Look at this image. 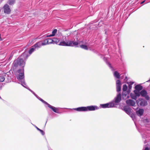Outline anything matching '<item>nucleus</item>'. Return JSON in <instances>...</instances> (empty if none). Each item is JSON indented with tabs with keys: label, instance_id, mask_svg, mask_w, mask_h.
<instances>
[{
	"label": "nucleus",
	"instance_id": "1",
	"mask_svg": "<svg viewBox=\"0 0 150 150\" xmlns=\"http://www.w3.org/2000/svg\"><path fill=\"white\" fill-rule=\"evenodd\" d=\"M30 55L28 54L27 51L25 52L17 59L14 61L13 64L15 67L18 66L22 67V68H23L25 64V61L29 57Z\"/></svg>",
	"mask_w": 150,
	"mask_h": 150
},
{
	"label": "nucleus",
	"instance_id": "2",
	"mask_svg": "<svg viewBox=\"0 0 150 150\" xmlns=\"http://www.w3.org/2000/svg\"><path fill=\"white\" fill-rule=\"evenodd\" d=\"M135 90L134 91V93H130L131 98L133 99L136 100L137 97L141 95V84L136 85L134 87Z\"/></svg>",
	"mask_w": 150,
	"mask_h": 150
},
{
	"label": "nucleus",
	"instance_id": "3",
	"mask_svg": "<svg viewBox=\"0 0 150 150\" xmlns=\"http://www.w3.org/2000/svg\"><path fill=\"white\" fill-rule=\"evenodd\" d=\"M122 99V96L120 93L118 94L116 97H115L114 99L111 101V103H113L114 104V107H115V106L118 105L119 103L121 101Z\"/></svg>",
	"mask_w": 150,
	"mask_h": 150
},
{
	"label": "nucleus",
	"instance_id": "4",
	"mask_svg": "<svg viewBox=\"0 0 150 150\" xmlns=\"http://www.w3.org/2000/svg\"><path fill=\"white\" fill-rule=\"evenodd\" d=\"M24 68H21L19 69L17 71V72L19 73L18 76H16L17 79L21 82V81H24Z\"/></svg>",
	"mask_w": 150,
	"mask_h": 150
},
{
	"label": "nucleus",
	"instance_id": "5",
	"mask_svg": "<svg viewBox=\"0 0 150 150\" xmlns=\"http://www.w3.org/2000/svg\"><path fill=\"white\" fill-rule=\"evenodd\" d=\"M100 108H113L114 104L111 102H110L105 104H100Z\"/></svg>",
	"mask_w": 150,
	"mask_h": 150
},
{
	"label": "nucleus",
	"instance_id": "6",
	"mask_svg": "<svg viewBox=\"0 0 150 150\" xmlns=\"http://www.w3.org/2000/svg\"><path fill=\"white\" fill-rule=\"evenodd\" d=\"M130 92V90L122 91V96L123 99H126L129 97V95Z\"/></svg>",
	"mask_w": 150,
	"mask_h": 150
},
{
	"label": "nucleus",
	"instance_id": "7",
	"mask_svg": "<svg viewBox=\"0 0 150 150\" xmlns=\"http://www.w3.org/2000/svg\"><path fill=\"white\" fill-rule=\"evenodd\" d=\"M141 96L144 97L146 100H149L150 97L148 95L147 92L145 90H143L141 91Z\"/></svg>",
	"mask_w": 150,
	"mask_h": 150
},
{
	"label": "nucleus",
	"instance_id": "8",
	"mask_svg": "<svg viewBox=\"0 0 150 150\" xmlns=\"http://www.w3.org/2000/svg\"><path fill=\"white\" fill-rule=\"evenodd\" d=\"M87 111H94L99 109V108L96 105H91L86 107Z\"/></svg>",
	"mask_w": 150,
	"mask_h": 150
},
{
	"label": "nucleus",
	"instance_id": "9",
	"mask_svg": "<svg viewBox=\"0 0 150 150\" xmlns=\"http://www.w3.org/2000/svg\"><path fill=\"white\" fill-rule=\"evenodd\" d=\"M47 106L51 109L54 112L60 114V112L59 110V108H57L50 105L49 103L47 105Z\"/></svg>",
	"mask_w": 150,
	"mask_h": 150
},
{
	"label": "nucleus",
	"instance_id": "10",
	"mask_svg": "<svg viewBox=\"0 0 150 150\" xmlns=\"http://www.w3.org/2000/svg\"><path fill=\"white\" fill-rule=\"evenodd\" d=\"M4 12L5 13L9 14L11 12V9L8 5L6 4L3 7Z\"/></svg>",
	"mask_w": 150,
	"mask_h": 150
},
{
	"label": "nucleus",
	"instance_id": "11",
	"mask_svg": "<svg viewBox=\"0 0 150 150\" xmlns=\"http://www.w3.org/2000/svg\"><path fill=\"white\" fill-rule=\"evenodd\" d=\"M116 90L117 92H119L121 90V84L120 81L119 80H117L116 82Z\"/></svg>",
	"mask_w": 150,
	"mask_h": 150
},
{
	"label": "nucleus",
	"instance_id": "12",
	"mask_svg": "<svg viewBox=\"0 0 150 150\" xmlns=\"http://www.w3.org/2000/svg\"><path fill=\"white\" fill-rule=\"evenodd\" d=\"M71 42H65L64 41H61L58 44L59 45L69 46V45H71Z\"/></svg>",
	"mask_w": 150,
	"mask_h": 150
},
{
	"label": "nucleus",
	"instance_id": "13",
	"mask_svg": "<svg viewBox=\"0 0 150 150\" xmlns=\"http://www.w3.org/2000/svg\"><path fill=\"white\" fill-rule=\"evenodd\" d=\"M126 103L127 105L132 106H134L135 104V101L131 99L127 100L126 101Z\"/></svg>",
	"mask_w": 150,
	"mask_h": 150
},
{
	"label": "nucleus",
	"instance_id": "14",
	"mask_svg": "<svg viewBox=\"0 0 150 150\" xmlns=\"http://www.w3.org/2000/svg\"><path fill=\"white\" fill-rule=\"evenodd\" d=\"M78 111H87L86 107H78L74 109Z\"/></svg>",
	"mask_w": 150,
	"mask_h": 150
},
{
	"label": "nucleus",
	"instance_id": "15",
	"mask_svg": "<svg viewBox=\"0 0 150 150\" xmlns=\"http://www.w3.org/2000/svg\"><path fill=\"white\" fill-rule=\"evenodd\" d=\"M57 32V29H54L52 32V34L49 35H45L43 36L44 38H46L48 37H50L52 36H54L56 33Z\"/></svg>",
	"mask_w": 150,
	"mask_h": 150
},
{
	"label": "nucleus",
	"instance_id": "16",
	"mask_svg": "<svg viewBox=\"0 0 150 150\" xmlns=\"http://www.w3.org/2000/svg\"><path fill=\"white\" fill-rule=\"evenodd\" d=\"M129 115L130 116V117L132 118V120H134V123H135V126L137 127V129L138 130V131H139V133H140V129H139V127L137 126L136 122H135L134 121V119L135 118V115L133 113H131V114L130 115Z\"/></svg>",
	"mask_w": 150,
	"mask_h": 150
},
{
	"label": "nucleus",
	"instance_id": "17",
	"mask_svg": "<svg viewBox=\"0 0 150 150\" xmlns=\"http://www.w3.org/2000/svg\"><path fill=\"white\" fill-rule=\"evenodd\" d=\"M123 110L129 115H130L131 113H132L130 108H127L126 106L124 107Z\"/></svg>",
	"mask_w": 150,
	"mask_h": 150
},
{
	"label": "nucleus",
	"instance_id": "18",
	"mask_svg": "<svg viewBox=\"0 0 150 150\" xmlns=\"http://www.w3.org/2000/svg\"><path fill=\"white\" fill-rule=\"evenodd\" d=\"M107 58L106 57H104L103 58V60L106 62V64L111 69L112 71H114V69L111 66V64L109 62H108L107 60Z\"/></svg>",
	"mask_w": 150,
	"mask_h": 150
},
{
	"label": "nucleus",
	"instance_id": "19",
	"mask_svg": "<svg viewBox=\"0 0 150 150\" xmlns=\"http://www.w3.org/2000/svg\"><path fill=\"white\" fill-rule=\"evenodd\" d=\"M34 47H35L36 49H38L39 48L41 47L42 45V42L40 41L37 42L34 45Z\"/></svg>",
	"mask_w": 150,
	"mask_h": 150
},
{
	"label": "nucleus",
	"instance_id": "20",
	"mask_svg": "<svg viewBox=\"0 0 150 150\" xmlns=\"http://www.w3.org/2000/svg\"><path fill=\"white\" fill-rule=\"evenodd\" d=\"M148 105L147 101L146 100L141 98V106H146Z\"/></svg>",
	"mask_w": 150,
	"mask_h": 150
},
{
	"label": "nucleus",
	"instance_id": "21",
	"mask_svg": "<svg viewBox=\"0 0 150 150\" xmlns=\"http://www.w3.org/2000/svg\"><path fill=\"white\" fill-rule=\"evenodd\" d=\"M121 75L117 71H115L114 73V76L117 79H120Z\"/></svg>",
	"mask_w": 150,
	"mask_h": 150
},
{
	"label": "nucleus",
	"instance_id": "22",
	"mask_svg": "<svg viewBox=\"0 0 150 150\" xmlns=\"http://www.w3.org/2000/svg\"><path fill=\"white\" fill-rule=\"evenodd\" d=\"M36 49L34 47L33 45L32 46L28 52V53L29 54H31L33 52L35 51Z\"/></svg>",
	"mask_w": 150,
	"mask_h": 150
},
{
	"label": "nucleus",
	"instance_id": "23",
	"mask_svg": "<svg viewBox=\"0 0 150 150\" xmlns=\"http://www.w3.org/2000/svg\"><path fill=\"white\" fill-rule=\"evenodd\" d=\"M134 83V82L133 81H129L127 82V83L128 85V88L129 89L128 90H130L132 88V85Z\"/></svg>",
	"mask_w": 150,
	"mask_h": 150
},
{
	"label": "nucleus",
	"instance_id": "24",
	"mask_svg": "<svg viewBox=\"0 0 150 150\" xmlns=\"http://www.w3.org/2000/svg\"><path fill=\"white\" fill-rule=\"evenodd\" d=\"M71 42V45H69V46H76L78 44V43L77 42H73L72 41H70L69 42Z\"/></svg>",
	"mask_w": 150,
	"mask_h": 150
},
{
	"label": "nucleus",
	"instance_id": "25",
	"mask_svg": "<svg viewBox=\"0 0 150 150\" xmlns=\"http://www.w3.org/2000/svg\"><path fill=\"white\" fill-rule=\"evenodd\" d=\"M37 98L45 105H47L48 104L47 102H46L45 101L43 100L42 99L40 98L38 96L37 97Z\"/></svg>",
	"mask_w": 150,
	"mask_h": 150
},
{
	"label": "nucleus",
	"instance_id": "26",
	"mask_svg": "<svg viewBox=\"0 0 150 150\" xmlns=\"http://www.w3.org/2000/svg\"><path fill=\"white\" fill-rule=\"evenodd\" d=\"M60 40L58 39L55 38H53V43H56L57 44L59 41Z\"/></svg>",
	"mask_w": 150,
	"mask_h": 150
},
{
	"label": "nucleus",
	"instance_id": "27",
	"mask_svg": "<svg viewBox=\"0 0 150 150\" xmlns=\"http://www.w3.org/2000/svg\"><path fill=\"white\" fill-rule=\"evenodd\" d=\"M15 0H10L8 1V3L10 5H12L15 3Z\"/></svg>",
	"mask_w": 150,
	"mask_h": 150
},
{
	"label": "nucleus",
	"instance_id": "28",
	"mask_svg": "<svg viewBox=\"0 0 150 150\" xmlns=\"http://www.w3.org/2000/svg\"><path fill=\"white\" fill-rule=\"evenodd\" d=\"M127 86L126 84L122 86V91H127Z\"/></svg>",
	"mask_w": 150,
	"mask_h": 150
},
{
	"label": "nucleus",
	"instance_id": "29",
	"mask_svg": "<svg viewBox=\"0 0 150 150\" xmlns=\"http://www.w3.org/2000/svg\"><path fill=\"white\" fill-rule=\"evenodd\" d=\"M80 47L81 48H82L84 50H88V48L87 46L85 45H81Z\"/></svg>",
	"mask_w": 150,
	"mask_h": 150
},
{
	"label": "nucleus",
	"instance_id": "30",
	"mask_svg": "<svg viewBox=\"0 0 150 150\" xmlns=\"http://www.w3.org/2000/svg\"><path fill=\"white\" fill-rule=\"evenodd\" d=\"M42 44L43 45H45L48 44V41L47 39L43 41V42H42Z\"/></svg>",
	"mask_w": 150,
	"mask_h": 150
},
{
	"label": "nucleus",
	"instance_id": "31",
	"mask_svg": "<svg viewBox=\"0 0 150 150\" xmlns=\"http://www.w3.org/2000/svg\"><path fill=\"white\" fill-rule=\"evenodd\" d=\"M137 114L141 117V108H139L138 110L136 112Z\"/></svg>",
	"mask_w": 150,
	"mask_h": 150
},
{
	"label": "nucleus",
	"instance_id": "32",
	"mask_svg": "<svg viewBox=\"0 0 150 150\" xmlns=\"http://www.w3.org/2000/svg\"><path fill=\"white\" fill-rule=\"evenodd\" d=\"M48 41V44H51L53 43V38L52 39H47Z\"/></svg>",
	"mask_w": 150,
	"mask_h": 150
},
{
	"label": "nucleus",
	"instance_id": "33",
	"mask_svg": "<svg viewBox=\"0 0 150 150\" xmlns=\"http://www.w3.org/2000/svg\"><path fill=\"white\" fill-rule=\"evenodd\" d=\"M21 85L25 88H28L27 86H25V85H26V84L24 81H21Z\"/></svg>",
	"mask_w": 150,
	"mask_h": 150
},
{
	"label": "nucleus",
	"instance_id": "34",
	"mask_svg": "<svg viewBox=\"0 0 150 150\" xmlns=\"http://www.w3.org/2000/svg\"><path fill=\"white\" fill-rule=\"evenodd\" d=\"M5 79V78L4 76H0V82L4 81Z\"/></svg>",
	"mask_w": 150,
	"mask_h": 150
},
{
	"label": "nucleus",
	"instance_id": "35",
	"mask_svg": "<svg viewBox=\"0 0 150 150\" xmlns=\"http://www.w3.org/2000/svg\"><path fill=\"white\" fill-rule=\"evenodd\" d=\"M143 121L144 123L146 124L149 122V121L148 119L147 118L144 119L143 120Z\"/></svg>",
	"mask_w": 150,
	"mask_h": 150
},
{
	"label": "nucleus",
	"instance_id": "36",
	"mask_svg": "<svg viewBox=\"0 0 150 150\" xmlns=\"http://www.w3.org/2000/svg\"><path fill=\"white\" fill-rule=\"evenodd\" d=\"M141 101V98H139L137 100V103L138 105H141V101Z\"/></svg>",
	"mask_w": 150,
	"mask_h": 150
},
{
	"label": "nucleus",
	"instance_id": "37",
	"mask_svg": "<svg viewBox=\"0 0 150 150\" xmlns=\"http://www.w3.org/2000/svg\"><path fill=\"white\" fill-rule=\"evenodd\" d=\"M39 131H40V132L41 133V134L42 135H44L45 134V132L42 130L40 129V130H39Z\"/></svg>",
	"mask_w": 150,
	"mask_h": 150
},
{
	"label": "nucleus",
	"instance_id": "38",
	"mask_svg": "<svg viewBox=\"0 0 150 150\" xmlns=\"http://www.w3.org/2000/svg\"><path fill=\"white\" fill-rule=\"evenodd\" d=\"M32 93L37 98L38 96L36 94L34 91H33Z\"/></svg>",
	"mask_w": 150,
	"mask_h": 150
},
{
	"label": "nucleus",
	"instance_id": "39",
	"mask_svg": "<svg viewBox=\"0 0 150 150\" xmlns=\"http://www.w3.org/2000/svg\"><path fill=\"white\" fill-rule=\"evenodd\" d=\"M144 110L143 109H141V116L143 114Z\"/></svg>",
	"mask_w": 150,
	"mask_h": 150
},
{
	"label": "nucleus",
	"instance_id": "40",
	"mask_svg": "<svg viewBox=\"0 0 150 150\" xmlns=\"http://www.w3.org/2000/svg\"><path fill=\"white\" fill-rule=\"evenodd\" d=\"M92 51L94 52L95 53H97V52L96 50H92Z\"/></svg>",
	"mask_w": 150,
	"mask_h": 150
},
{
	"label": "nucleus",
	"instance_id": "41",
	"mask_svg": "<svg viewBox=\"0 0 150 150\" xmlns=\"http://www.w3.org/2000/svg\"><path fill=\"white\" fill-rule=\"evenodd\" d=\"M105 33L106 34H108V33H107V30L106 29L105 30Z\"/></svg>",
	"mask_w": 150,
	"mask_h": 150
},
{
	"label": "nucleus",
	"instance_id": "42",
	"mask_svg": "<svg viewBox=\"0 0 150 150\" xmlns=\"http://www.w3.org/2000/svg\"><path fill=\"white\" fill-rule=\"evenodd\" d=\"M144 150H149V148L147 147H146L145 148Z\"/></svg>",
	"mask_w": 150,
	"mask_h": 150
},
{
	"label": "nucleus",
	"instance_id": "43",
	"mask_svg": "<svg viewBox=\"0 0 150 150\" xmlns=\"http://www.w3.org/2000/svg\"><path fill=\"white\" fill-rule=\"evenodd\" d=\"M36 128L38 130V131H39L40 130V129L39 128H38V127H36Z\"/></svg>",
	"mask_w": 150,
	"mask_h": 150
},
{
	"label": "nucleus",
	"instance_id": "44",
	"mask_svg": "<svg viewBox=\"0 0 150 150\" xmlns=\"http://www.w3.org/2000/svg\"><path fill=\"white\" fill-rule=\"evenodd\" d=\"M3 39L1 38V35L0 34V41H2Z\"/></svg>",
	"mask_w": 150,
	"mask_h": 150
},
{
	"label": "nucleus",
	"instance_id": "45",
	"mask_svg": "<svg viewBox=\"0 0 150 150\" xmlns=\"http://www.w3.org/2000/svg\"><path fill=\"white\" fill-rule=\"evenodd\" d=\"M26 88L28 89L29 91H30V90H31L29 87H28V88Z\"/></svg>",
	"mask_w": 150,
	"mask_h": 150
},
{
	"label": "nucleus",
	"instance_id": "46",
	"mask_svg": "<svg viewBox=\"0 0 150 150\" xmlns=\"http://www.w3.org/2000/svg\"><path fill=\"white\" fill-rule=\"evenodd\" d=\"M145 1V0H144L143 1L141 2V4L144 3Z\"/></svg>",
	"mask_w": 150,
	"mask_h": 150
},
{
	"label": "nucleus",
	"instance_id": "47",
	"mask_svg": "<svg viewBox=\"0 0 150 150\" xmlns=\"http://www.w3.org/2000/svg\"><path fill=\"white\" fill-rule=\"evenodd\" d=\"M32 93L33 91L31 89L30 90V91Z\"/></svg>",
	"mask_w": 150,
	"mask_h": 150
},
{
	"label": "nucleus",
	"instance_id": "48",
	"mask_svg": "<svg viewBox=\"0 0 150 150\" xmlns=\"http://www.w3.org/2000/svg\"><path fill=\"white\" fill-rule=\"evenodd\" d=\"M32 93L33 91L31 89L30 90V91Z\"/></svg>",
	"mask_w": 150,
	"mask_h": 150
},
{
	"label": "nucleus",
	"instance_id": "49",
	"mask_svg": "<svg viewBox=\"0 0 150 150\" xmlns=\"http://www.w3.org/2000/svg\"><path fill=\"white\" fill-rule=\"evenodd\" d=\"M32 93L33 91L31 89L30 90V91Z\"/></svg>",
	"mask_w": 150,
	"mask_h": 150
},
{
	"label": "nucleus",
	"instance_id": "50",
	"mask_svg": "<svg viewBox=\"0 0 150 150\" xmlns=\"http://www.w3.org/2000/svg\"><path fill=\"white\" fill-rule=\"evenodd\" d=\"M49 150H52L50 148H48Z\"/></svg>",
	"mask_w": 150,
	"mask_h": 150
},
{
	"label": "nucleus",
	"instance_id": "51",
	"mask_svg": "<svg viewBox=\"0 0 150 150\" xmlns=\"http://www.w3.org/2000/svg\"><path fill=\"white\" fill-rule=\"evenodd\" d=\"M33 125L36 128V127H37L35 125Z\"/></svg>",
	"mask_w": 150,
	"mask_h": 150
},
{
	"label": "nucleus",
	"instance_id": "52",
	"mask_svg": "<svg viewBox=\"0 0 150 150\" xmlns=\"http://www.w3.org/2000/svg\"><path fill=\"white\" fill-rule=\"evenodd\" d=\"M141 90H142L143 88L141 86Z\"/></svg>",
	"mask_w": 150,
	"mask_h": 150
},
{
	"label": "nucleus",
	"instance_id": "53",
	"mask_svg": "<svg viewBox=\"0 0 150 150\" xmlns=\"http://www.w3.org/2000/svg\"><path fill=\"white\" fill-rule=\"evenodd\" d=\"M97 24H95V25H96V26H97Z\"/></svg>",
	"mask_w": 150,
	"mask_h": 150
},
{
	"label": "nucleus",
	"instance_id": "54",
	"mask_svg": "<svg viewBox=\"0 0 150 150\" xmlns=\"http://www.w3.org/2000/svg\"><path fill=\"white\" fill-rule=\"evenodd\" d=\"M0 99H1V97L0 96Z\"/></svg>",
	"mask_w": 150,
	"mask_h": 150
},
{
	"label": "nucleus",
	"instance_id": "55",
	"mask_svg": "<svg viewBox=\"0 0 150 150\" xmlns=\"http://www.w3.org/2000/svg\"><path fill=\"white\" fill-rule=\"evenodd\" d=\"M101 23V22H99V23Z\"/></svg>",
	"mask_w": 150,
	"mask_h": 150
},
{
	"label": "nucleus",
	"instance_id": "56",
	"mask_svg": "<svg viewBox=\"0 0 150 150\" xmlns=\"http://www.w3.org/2000/svg\"><path fill=\"white\" fill-rule=\"evenodd\" d=\"M127 78V77H126L125 78L126 79Z\"/></svg>",
	"mask_w": 150,
	"mask_h": 150
},
{
	"label": "nucleus",
	"instance_id": "57",
	"mask_svg": "<svg viewBox=\"0 0 150 150\" xmlns=\"http://www.w3.org/2000/svg\"><path fill=\"white\" fill-rule=\"evenodd\" d=\"M47 122V121L46 122V123Z\"/></svg>",
	"mask_w": 150,
	"mask_h": 150
}]
</instances>
